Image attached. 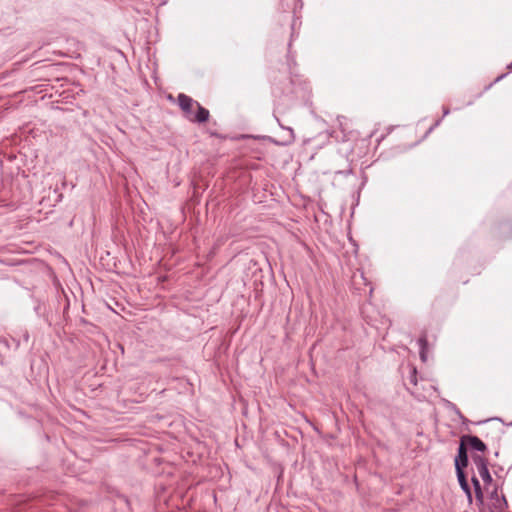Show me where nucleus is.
<instances>
[{"label": "nucleus", "instance_id": "obj_1", "mask_svg": "<svg viewBox=\"0 0 512 512\" xmlns=\"http://www.w3.org/2000/svg\"><path fill=\"white\" fill-rule=\"evenodd\" d=\"M468 450L471 452L485 453L488 448L476 435L464 434L460 437L457 454L454 459L455 469H466L469 464Z\"/></svg>", "mask_w": 512, "mask_h": 512}, {"label": "nucleus", "instance_id": "obj_2", "mask_svg": "<svg viewBox=\"0 0 512 512\" xmlns=\"http://www.w3.org/2000/svg\"><path fill=\"white\" fill-rule=\"evenodd\" d=\"M177 100H178V105H179L180 109L183 111L185 117L189 121H191V118L194 114L193 107L195 106V102H197V101L184 93L178 94Z\"/></svg>", "mask_w": 512, "mask_h": 512}, {"label": "nucleus", "instance_id": "obj_3", "mask_svg": "<svg viewBox=\"0 0 512 512\" xmlns=\"http://www.w3.org/2000/svg\"><path fill=\"white\" fill-rule=\"evenodd\" d=\"M455 471H456L459 485H460L461 489L464 491V493L466 494L469 502L471 503L472 502V491H471L470 485L468 483L467 473H466L465 469H455Z\"/></svg>", "mask_w": 512, "mask_h": 512}, {"label": "nucleus", "instance_id": "obj_4", "mask_svg": "<svg viewBox=\"0 0 512 512\" xmlns=\"http://www.w3.org/2000/svg\"><path fill=\"white\" fill-rule=\"evenodd\" d=\"M196 112L193 114L191 118V122L195 123H205L209 120L210 113L209 110L203 107L199 102H195Z\"/></svg>", "mask_w": 512, "mask_h": 512}, {"label": "nucleus", "instance_id": "obj_5", "mask_svg": "<svg viewBox=\"0 0 512 512\" xmlns=\"http://www.w3.org/2000/svg\"><path fill=\"white\" fill-rule=\"evenodd\" d=\"M418 345H419V355L420 359L423 362L427 361V350H428V339H427V333L423 332L422 335L418 339Z\"/></svg>", "mask_w": 512, "mask_h": 512}, {"label": "nucleus", "instance_id": "obj_6", "mask_svg": "<svg viewBox=\"0 0 512 512\" xmlns=\"http://www.w3.org/2000/svg\"><path fill=\"white\" fill-rule=\"evenodd\" d=\"M482 454H478V452H472L471 458L473 463L476 465L478 471L486 466H489L488 459Z\"/></svg>", "mask_w": 512, "mask_h": 512}, {"label": "nucleus", "instance_id": "obj_7", "mask_svg": "<svg viewBox=\"0 0 512 512\" xmlns=\"http://www.w3.org/2000/svg\"><path fill=\"white\" fill-rule=\"evenodd\" d=\"M471 482H472V485H473V488H474L476 500L479 503L482 504L483 500H484V494H483V491H482V487H481L480 481L478 480V478L475 475H473L471 477Z\"/></svg>", "mask_w": 512, "mask_h": 512}, {"label": "nucleus", "instance_id": "obj_8", "mask_svg": "<svg viewBox=\"0 0 512 512\" xmlns=\"http://www.w3.org/2000/svg\"><path fill=\"white\" fill-rule=\"evenodd\" d=\"M492 508V510H500V512H503L507 507L508 503L504 495L501 496V498H495V500H491V503L488 505V509Z\"/></svg>", "mask_w": 512, "mask_h": 512}, {"label": "nucleus", "instance_id": "obj_9", "mask_svg": "<svg viewBox=\"0 0 512 512\" xmlns=\"http://www.w3.org/2000/svg\"><path fill=\"white\" fill-rule=\"evenodd\" d=\"M42 87H43V85H41V84L34 85V87H33V90H34V103L38 102V98H37L38 95H40L39 96L40 100H44L45 97L47 96V93H44V92H46V89H43Z\"/></svg>", "mask_w": 512, "mask_h": 512}, {"label": "nucleus", "instance_id": "obj_10", "mask_svg": "<svg viewBox=\"0 0 512 512\" xmlns=\"http://www.w3.org/2000/svg\"><path fill=\"white\" fill-rule=\"evenodd\" d=\"M479 475L481 476L484 484L487 486V485H490L492 482H493V479H492V476L489 472V469H488V466H486L485 468H482L480 469L479 471Z\"/></svg>", "mask_w": 512, "mask_h": 512}, {"label": "nucleus", "instance_id": "obj_11", "mask_svg": "<svg viewBox=\"0 0 512 512\" xmlns=\"http://www.w3.org/2000/svg\"><path fill=\"white\" fill-rule=\"evenodd\" d=\"M34 310L38 313V314H44L45 313V310H46V307L44 304H39L37 307H34Z\"/></svg>", "mask_w": 512, "mask_h": 512}, {"label": "nucleus", "instance_id": "obj_12", "mask_svg": "<svg viewBox=\"0 0 512 512\" xmlns=\"http://www.w3.org/2000/svg\"><path fill=\"white\" fill-rule=\"evenodd\" d=\"M416 374H417V372H416V369L414 368V369H413V372H412V374H411V376H410V382H411L412 384H414V385H416V384H417V376H416Z\"/></svg>", "mask_w": 512, "mask_h": 512}, {"label": "nucleus", "instance_id": "obj_13", "mask_svg": "<svg viewBox=\"0 0 512 512\" xmlns=\"http://www.w3.org/2000/svg\"><path fill=\"white\" fill-rule=\"evenodd\" d=\"M495 498H500L498 496L497 487H495L494 490L491 492V494H490V501L491 500H495Z\"/></svg>", "mask_w": 512, "mask_h": 512}, {"label": "nucleus", "instance_id": "obj_14", "mask_svg": "<svg viewBox=\"0 0 512 512\" xmlns=\"http://www.w3.org/2000/svg\"><path fill=\"white\" fill-rule=\"evenodd\" d=\"M209 134L213 137L224 139L225 137L215 131H209Z\"/></svg>", "mask_w": 512, "mask_h": 512}, {"label": "nucleus", "instance_id": "obj_15", "mask_svg": "<svg viewBox=\"0 0 512 512\" xmlns=\"http://www.w3.org/2000/svg\"><path fill=\"white\" fill-rule=\"evenodd\" d=\"M441 122V119H438L427 131V133H430L435 127H437Z\"/></svg>", "mask_w": 512, "mask_h": 512}, {"label": "nucleus", "instance_id": "obj_16", "mask_svg": "<svg viewBox=\"0 0 512 512\" xmlns=\"http://www.w3.org/2000/svg\"><path fill=\"white\" fill-rule=\"evenodd\" d=\"M293 92H294V90H293L292 88H291V89H289V88H287V87H284V88L282 89V93H293Z\"/></svg>", "mask_w": 512, "mask_h": 512}, {"label": "nucleus", "instance_id": "obj_17", "mask_svg": "<svg viewBox=\"0 0 512 512\" xmlns=\"http://www.w3.org/2000/svg\"><path fill=\"white\" fill-rule=\"evenodd\" d=\"M41 68L42 66H37L36 68H34V76L40 74Z\"/></svg>", "mask_w": 512, "mask_h": 512}, {"label": "nucleus", "instance_id": "obj_18", "mask_svg": "<svg viewBox=\"0 0 512 512\" xmlns=\"http://www.w3.org/2000/svg\"><path fill=\"white\" fill-rule=\"evenodd\" d=\"M458 413H459L460 418L462 419L464 424L469 422V420L465 416H463L460 412H458Z\"/></svg>", "mask_w": 512, "mask_h": 512}, {"label": "nucleus", "instance_id": "obj_19", "mask_svg": "<svg viewBox=\"0 0 512 512\" xmlns=\"http://www.w3.org/2000/svg\"><path fill=\"white\" fill-rule=\"evenodd\" d=\"M450 112L449 108L448 107H443V116H446L448 115Z\"/></svg>", "mask_w": 512, "mask_h": 512}, {"label": "nucleus", "instance_id": "obj_20", "mask_svg": "<svg viewBox=\"0 0 512 512\" xmlns=\"http://www.w3.org/2000/svg\"><path fill=\"white\" fill-rule=\"evenodd\" d=\"M504 77H505V74H502V75L498 76V77L495 79L494 83H495V82L500 81V80H501V79H503Z\"/></svg>", "mask_w": 512, "mask_h": 512}, {"label": "nucleus", "instance_id": "obj_21", "mask_svg": "<svg viewBox=\"0 0 512 512\" xmlns=\"http://www.w3.org/2000/svg\"><path fill=\"white\" fill-rule=\"evenodd\" d=\"M489 435H490V432L488 431V429H487L486 431H483V436H484L485 438H488V437H489Z\"/></svg>", "mask_w": 512, "mask_h": 512}, {"label": "nucleus", "instance_id": "obj_22", "mask_svg": "<svg viewBox=\"0 0 512 512\" xmlns=\"http://www.w3.org/2000/svg\"><path fill=\"white\" fill-rule=\"evenodd\" d=\"M289 85H294V80L290 77L287 79Z\"/></svg>", "mask_w": 512, "mask_h": 512}, {"label": "nucleus", "instance_id": "obj_23", "mask_svg": "<svg viewBox=\"0 0 512 512\" xmlns=\"http://www.w3.org/2000/svg\"><path fill=\"white\" fill-rule=\"evenodd\" d=\"M33 263H34V265H35L36 263H37V264H39V265H41V264H42V262H41V261H37L36 259H34V260H33Z\"/></svg>", "mask_w": 512, "mask_h": 512}, {"label": "nucleus", "instance_id": "obj_24", "mask_svg": "<svg viewBox=\"0 0 512 512\" xmlns=\"http://www.w3.org/2000/svg\"><path fill=\"white\" fill-rule=\"evenodd\" d=\"M291 45H292V40L290 39V41H289V43H288V50H290Z\"/></svg>", "mask_w": 512, "mask_h": 512}, {"label": "nucleus", "instance_id": "obj_25", "mask_svg": "<svg viewBox=\"0 0 512 512\" xmlns=\"http://www.w3.org/2000/svg\"><path fill=\"white\" fill-rule=\"evenodd\" d=\"M489 512H500V510L499 509L498 510H492V508L490 507L489 508Z\"/></svg>", "mask_w": 512, "mask_h": 512}, {"label": "nucleus", "instance_id": "obj_26", "mask_svg": "<svg viewBox=\"0 0 512 512\" xmlns=\"http://www.w3.org/2000/svg\"><path fill=\"white\" fill-rule=\"evenodd\" d=\"M28 339H29V335H28V334H26V335H25V340H26V341H28Z\"/></svg>", "mask_w": 512, "mask_h": 512}]
</instances>
